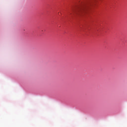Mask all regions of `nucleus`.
<instances>
[{"label":"nucleus","instance_id":"1","mask_svg":"<svg viewBox=\"0 0 127 127\" xmlns=\"http://www.w3.org/2000/svg\"><path fill=\"white\" fill-rule=\"evenodd\" d=\"M89 4H90V1L86 3H81L75 8H72L71 11L73 12V13H76V14H81V13H83V12H85L88 8V6H89Z\"/></svg>","mask_w":127,"mask_h":127},{"label":"nucleus","instance_id":"2","mask_svg":"<svg viewBox=\"0 0 127 127\" xmlns=\"http://www.w3.org/2000/svg\"><path fill=\"white\" fill-rule=\"evenodd\" d=\"M72 14V13H71V12H69V14Z\"/></svg>","mask_w":127,"mask_h":127}]
</instances>
